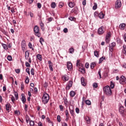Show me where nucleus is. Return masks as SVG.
<instances>
[{"mask_svg":"<svg viewBox=\"0 0 126 126\" xmlns=\"http://www.w3.org/2000/svg\"><path fill=\"white\" fill-rule=\"evenodd\" d=\"M49 100L50 95H49V94L47 93L44 94L42 98V103H44V105H46V104H47L48 102H49Z\"/></svg>","mask_w":126,"mask_h":126,"instance_id":"obj_1","label":"nucleus"},{"mask_svg":"<svg viewBox=\"0 0 126 126\" xmlns=\"http://www.w3.org/2000/svg\"><path fill=\"white\" fill-rule=\"evenodd\" d=\"M103 92L108 96L112 95V90H111V87L109 86H106L103 88Z\"/></svg>","mask_w":126,"mask_h":126,"instance_id":"obj_2","label":"nucleus"},{"mask_svg":"<svg viewBox=\"0 0 126 126\" xmlns=\"http://www.w3.org/2000/svg\"><path fill=\"white\" fill-rule=\"evenodd\" d=\"M33 31L34 32V35L40 38L41 37V33L40 32V29H39V27L38 26H35L33 28Z\"/></svg>","mask_w":126,"mask_h":126,"instance_id":"obj_3","label":"nucleus"},{"mask_svg":"<svg viewBox=\"0 0 126 126\" xmlns=\"http://www.w3.org/2000/svg\"><path fill=\"white\" fill-rule=\"evenodd\" d=\"M119 113L120 114H121V115H122L123 117H125V116H126V110H125V108H124V106L123 105H121L120 107Z\"/></svg>","mask_w":126,"mask_h":126,"instance_id":"obj_4","label":"nucleus"},{"mask_svg":"<svg viewBox=\"0 0 126 126\" xmlns=\"http://www.w3.org/2000/svg\"><path fill=\"white\" fill-rule=\"evenodd\" d=\"M119 82H120V84H126V77H125L124 76H122L120 78Z\"/></svg>","mask_w":126,"mask_h":126,"instance_id":"obj_5","label":"nucleus"},{"mask_svg":"<svg viewBox=\"0 0 126 126\" xmlns=\"http://www.w3.org/2000/svg\"><path fill=\"white\" fill-rule=\"evenodd\" d=\"M110 41H111V32H108L106 35L105 42L108 43L110 42Z\"/></svg>","mask_w":126,"mask_h":126,"instance_id":"obj_6","label":"nucleus"},{"mask_svg":"<svg viewBox=\"0 0 126 126\" xmlns=\"http://www.w3.org/2000/svg\"><path fill=\"white\" fill-rule=\"evenodd\" d=\"M122 6V2H121V0H117L115 2V8H120Z\"/></svg>","mask_w":126,"mask_h":126,"instance_id":"obj_7","label":"nucleus"},{"mask_svg":"<svg viewBox=\"0 0 126 126\" xmlns=\"http://www.w3.org/2000/svg\"><path fill=\"white\" fill-rule=\"evenodd\" d=\"M104 32L105 31H104V27L101 26L98 30V33L99 35H102V34H104Z\"/></svg>","mask_w":126,"mask_h":126,"instance_id":"obj_8","label":"nucleus"},{"mask_svg":"<svg viewBox=\"0 0 126 126\" xmlns=\"http://www.w3.org/2000/svg\"><path fill=\"white\" fill-rule=\"evenodd\" d=\"M22 49L23 51L25 50V47H26V42L25 40H23L21 43Z\"/></svg>","mask_w":126,"mask_h":126,"instance_id":"obj_9","label":"nucleus"},{"mask_svg":"<svg viewBox=\"0 0 126 126\" xmlns=\"http://www.w3.org/2000/svg\"><path fill=\"white\" fill-rule=\"evenodd\" d=\"M67 68L69 70V69H71L72 68V64L70 62H67Z\"/></svg>","mask_w":126,"mask_h":126,"instance_id":"obj_10","label":"nucleus"},{"mask_svg":"<svg viewBox=\"0 0 126 126\" xmlns=\"http://www.w3.org/2000/svg\"><path fill=\"white\" fill-rule=\"evenodd\" d=\"M48 64L49 65V68L51 71H54V69H53V63L51 61H48Z\"/></svg>","mask_w":126,"mask_h":126,"instance_id":"obj_11","label":"nucleus"},{"mask_svg":"<svg viewBox=\"0 0 126 126\" xmlns=\"http://www.w3.org/2000/svg\"><path fill=\"white\" fill-rule=\"evenodd\" d=\"M5 108L6 111H8V113H9V111L10 110V103H8L5 105Z\"/></svg>","mask_w":126,"mask_h":126,"instance_id":"obj_12","label":"nucleus"},{"mask_svg":"<svg viewBox=\"0 0 126 126\" xmlns=\"http://www.w3.org/2000/svg\"><path fill=\"white\" fill-rule=\"evenodd\" d=\"M78 9V8L77 7H75L73 9L71 10V12L73 13H75V14H77V10Z\"/></svg>","mask_w":126,"mask_h":126,"instance_id":"obj_13","label":"nucleus"},{"mask_svg":"<svg viewBox=\"0 0 126 126\" xmlns=\"http://www.w3.org/2000/svg\"><path fill=\"white\" fill-rule=\"evenodd\" d=\"M22 98H21V100L22 101V102L24 104H25V102H26V98L25 96H24V94H21Z\"/></svg>","mask_w":126,"mask_h":126,"instance_id":"obj_14","label":"nucleus"},{"mask_svg":"<svg viewBox=\"0 0 126 126\" xmlns=\"http://www.w3.org/2000/svg\"><path fill=\"white\" fill-rule=\"evenodd\" d=\"M81 82L83 86H86V83H85V81H84V77H82L81 78Z\"/></svg>","mask_w":126,"mask_h":126,"instance_id":"obj_15","label":"nucleus"},{"mask_svg":"<svg viewBox=\"0 0 126 126\" xmlns=\"http://www.w3.org/2000/svg\"><path fill=\"white\" fill-rule=\"evenodd\" d=\"M69 111L70 112V114L72 117H74V110L70 109V107H69Z\"/></svg>","mask_w":126,"mask_h":126,"instance_id":"obj_16","label":"nucleus"},{"mask_svg":"<svg viewBox=\"0 0 126 126\" xmlns=\"http://www.w3.org/2000/svg\"><path fill=\"white\" fill-rule=\"evenodd\" d=\"M104 16L105 15L103 14V12H100L99 13H98V17L100 18V19H102V18H104Z\"/></svg>","mask_w":126,"mask_h":126,"instance_id":"obj_17","label":"nucleus"},{"mask_svg":"<svg viewBox=\"0 0 126 126\" xmlns=\"http://www.w3.org/2000/svg\"><path fill=\"white\" fill-rule=\"evenodd\" d=\"M30 55V53H29V52H28V51H27L25 52V59H26V60H28Z\"/></svg>","mask_w":126,"mask_h":126,"instance_id":"obj_18","label":"nucleus"},{"mask_svg":"<svg viewBox=\"0 0 126 126\" xmlns=\"http://www.w3.org/2000/svg\"><path fill=\"white\" fill-rule=\"evenodd\" d=\"M123 49L122 50L123 54H124L126 56V45H124L123 46Z\"/></svg>","mask_w":126,"mask_h":126,"instance_id":"obj_19","label":"nucleus"},{"mask_svg":"<svg viewBox=\"0 0 126 126\" xmlns=\"http://www.w3.org/2000/svg\"><path fill=\"white\" fill-rule=\"evenodd\" d=\"M75 5V4H74V2H70L68 3V5L69 6V7H70L71 8H72V7H73V6H74V5Z\"/></svg>","mask_w":126,"mask_h":126,"instance_id":"obj_20","label":"nucleus"},{"mask_svg":"<svg viewBox=\"0 0 126 126\" xmlns=\"http://www.w3.org/2000/svg\"><path fill=\"white\" fill-rule=\"evenodd\" d=\"M76 94V93H75L74 92V91H71L70 92V97H74V96H75Z\"/></svg>","mask_w":126,"mask_h":126,"instance_id":"obj_21","label":"nucleus"},{"mask_svg":"<svg viewBox=\"0 0 126 126\" xmlns=\"http://www.w3.org/2000/svg\"><path fill=\"white\" fill-rule=\"evenodd\" d=\"M90 66H91V68L92 69H93V68H94V67H95V66H96V63H95L94 62L92 63Z\"/></svg>","mask_w":126,"mask_h":126,"instance_id":"obj_22","label":"nucleus"},{"mask_svg":"<svg viewBox=\"0 0 126 126\" xmlns=\"http://www.w3.org/2000/svg\"><path fill=\"white\" fill-rule=\"evenodd\" d=\"M79 71H80V72H81L82 73H85V68H79Z\"/></svg>","mask_w":126,"mask_h":126,"instance_id":"obj_23","label":"nucleus"},{"mask_svg":"<svg viewBox=\"0 0 126 126\" xmlns=\"http://www.w3.org/2000/svg\"><path fill=\"white\" fill-rule=\"evenodd\" d=\"M106 59V57H102L99 59L98 63H102V62Z\"/></svg>","mask_w":126,"mask_h":126,"instance_id":"obj_24","label":"nucleus"},{"mask_svg":"<svg viewBox=\"0 0 126 126\" xmlns=\"http://www.w3.org/2000/svg\"><path fill=\"white\" fill-rule=\"evenodd\" d=\"M28 46L30 49H32V51H34V48H33L32 43H31V42L29 43Z\"/></svg>","mask_w":126,"mask_h":126,"instance_id":"obj_25","label":"nucleus"},{"mask_svg":"<svg viewBox=\"0 0 126 126\" xmlns=\"http://www.w3.org/2000/svg\"><path fill=\"white\" fill-rule=\"evenodd\" d=\"M94 55L95 57H96V58H99V53L98 52V51H94Z\"/></svg>","mask_w":126,"mask_h":126,"instance_id":"obj_26","label":"nucleus"},{"mask_svg":"<svg viewBox=\"0 0 126 126\" xmlns=\"http://www.w3.org/2000/svg\"><path fill=\"white\" fill-rule=\"evenodd\" d=\"M36 58L39 60V61H42V55L40 54H37L36 55Z\"/></svg>","mask_w":126,"mask_h":126,"instance_id":"obj_27","label":"nucleus"},{"mask_svg":"<svg viewBox=\"0 0 126 126\" xmlns=\"http://www.w3.org/2000/svg\"><path fill=\"white\" fill-rule=\"evenodd\" d=\"M62 78L63 79H64V80H65V81H67V80H68V79H69L68 76H67L66 75L63 76Z\"/></svg>","mask_w":126,"mask_h":126,"instance_id":"obj_28","label":"nucleus"},{"mask_svg":"<svg viewBox=\"0 0 126 126\" xmlns=\"http://www.w3.org/2000/svg\"><path fill=\"white\" fill-rule=\"evenodd\" d=\"M1 46L2 47H3V49H4V50H7V45H6V44H4V43H1Z\"/></svg>","mask_w":126,"mask_h":126,"instance_id":"obj_29","label":"nucleus"},{"mask_svg":"<svg viewBox=\"0 0 126 126\" xmlns=\"http://www.w3.org/2000/svg\"><path fill=\"white\" fill-rule=\"evenodd\" d=\"M110 87L111 89H114V87H115V84L112 81L110 82Z\"/></svg>","mask_w":126,"mask_h":126,"instance_id":"obj_30","label":"nucleus"},{"mask_svg":"<svg viewBox=\"0 0 126 126\" xmlns=\"http://www.w3.org/2000/svg\"><path fill=\"white\" fill-rule=\"evenodd\" d=\"M86 121L87 123L88 124H90V118H89V117H86Z\"/></svg>","mask_w":126,"mask_h":126,"instance_id":"obj_31","label":"nucleus"},{"mask_svg":"<svg viewBox=\"0 0 126 126\" xmlns=\"http://www.w3.org/2000/svg\"><path fill=\"white\" fill-rule=\"evenodd\" d=\"M85 103L87 105H88L89 106H90L91 105V101L89 100H87L85 101Z\"/></svg>","mask_w":126,"mask_h":126,"instance_id":"obj_32","label":"nucleus"},{"mask_svg":"<svg viewBox=\"0 0 126 126\" xmlns=\"http://www.w3.org/2000/svg\"><path fill=\"white\" fill-rule=\"evenodd\" d=\"M51 7L52 8H56V2H53L52 3Z\"/></svg>","mask_w":126,"mask_h":126,"instance_id":"obj_33","label":"nucleus"},{"mask_svg":"<svg viewBox=\"0 0 126 126\" xmlns=\"http://www.w3.org/2000/svg\"><path fill=\"white\" fill-rule=\"evenodd\" d=\"M125 27H126V24H120L119 26V28H122V29H124Z\"/></svg>","mask_w":126,"mask_h":126,"instance_id":"obj_34","label":"nucleus"},{"mask_svg":"<svg viewBox=\"0 0 126 126\" xmlns=\"http://www.w3.org/2000/svg\"><path fill=\"white\" fill-rule=\"evenodd\" d=\"M93 87L94 88H97V87H98V84H97V83H94L93 84Z\"/></svg>","mask_w":126,"mask_h":126,"instance_id":"obj_35","label":"nucleus"},{"mask_svg":"<svg viewBox=\"0 0 126 126\" xmlns=\"http://www.w3.org/2000/svg\"><path fill=\"white\" fill-rule=\"evenodd\" d=\"M14 95H15V97L16 98V100H18V93H17V92H14Z\"/></svg>","mask_w":126,"mask_h":126,"instance_id":"obj_36","label":"nucleus"},{"mask_svg":"<svg viewBox=\"0 0 126 126\" xmlns=\"http://www.w3.org/2000/svg\"><path fill=\"white\" fill-rule=\"evenodd\" d=\"M93 9H94V10H95V9H97V3H94V5L93 7Z\"/></svg>","mask_w":126,"mask_h":126,"instance_id":"obj_37","label":"nucleus"},{"mask_svg":"<svg viewBox=\"0 0 126 126\" xmlns=\"http://www.w3.org/2000/svg\"><path fill=\"white\" fill-rule=\"evenodd\" d=\"M70 54H72L74 52V49L73 48L71 47L69 49Z\"/></svg>","mask_w":126,"mask_h":126,"instance_id":"obj_38","label":"nucleus"},{"mask_svg":"<svg viewBox=\"0 0 126 126\" xmlns=\"http://www.w3.org/2000/svg\"><path fill=\"white\" fill-rule=\"evenodd\" d=\"M73 83V82H72V81H70L69 82V84H68V86H69V87H72Z\"/></svg>","mask_w":126,"mask_h":126,"instance_id":"obj_39","label":"nucleus"},{"mask_svg":"<svg viewBox=\"0 0 126 126\" xmlns=\"http://www.w3.org/2000/svg\"><path fill=\"white\" fill-rule=\"evenodd\" d=\"M7 59L8 61H9V62L12 60V57H11V56H8Z\"/></svg>","mask_w":126,"mask_h":126,"instance_id":"obj_40","label":"nucleus"},{"mask_svg":"<svg viewBox=\"0 0 126 126\" xmlns=\"http://www.w3.org/2000/svg\"><path fill=\"white\" fill-rule=\"evenodd\" d=\"M26 72H27V73H28L29 75H30V69H29V68H27L26 69Z\"/></svg>","mask_w":126,"mask_h":126,"instance_id":"obj_41","label":"nucleus"},{"mask_svg":"<svg viewBox=\"0 0 126 126\" xmlns=\"http://www.w3.org/2000/svg\"><path fill=\"white\" fill-rule=\"evenodd\" d=\"M39 42L41 44V45H43V42H44V38L43 37H40L39 39Z\"/></svg>","mask_w":126,"mask_h":126,"instance_id":"obj_42","label":"nucleus"},{"mask_svg":"<svg viewBox=\"0 0 126 126\" xmlns=\"http://www.w3.org/2000/svg\"><path fill=\"white\" fill-rule=\"evenodd\" d=\"M34 121H30V126H34Z\"/></svg>","mask_w":126,"mask_h":126,"instance_id":"obj_43","label":"nucleus"},{"mask_svg":"<svg viewBox=\"0 0 126 126\" xmlns=\"http://www.w3.org/2000/svg\"><path fill=\"white\" fill-rule=\"evenodd\" d=\"M23 89H24V84H23V83H22L21 84V90L23 91Z\"/></svg>","mask_w":126,"mask_h":126,"instance_id":"obj_44","label":"nucleus"},{"mask_svg":"<svg viewBox=\"0 0 126 126\" xmlns=\"http://www.w3.org/2000/svg\"><path fill=\"white\" fill-rule=\"evenodd\" d=\"M57 121L58 123H61V116L60 115L57 116Z\"/></svg>","mask_w":126,"mask_h":126,"instance_id":"obj_45","label":"nucleus"},{"mask_svg":"<svg viewBox=\"0 0 126 126\" xmlns=\"http://www.w3.org/2000/svg\"><path fill=\"white\" fill-rule=\"evenodd\" d=\"M25 82L27 84L29 83V78L28 77V76H27V77L26 78Z\"/></svg>","mask_w":126,"mask_h":126,"instance_id":"obj_46","label":"nucleus"},{"mask_svg":"<svg viewBox=\"0 0 126 126\" xmlns=\"http://www.w3.org/2000/svg\"><path fill=\"white\" fill-rule=\"evenodd\" d=\"M25 65L27 67H30V64L27 62H26Z\"/></svg>","mask_w":126,"mask_h":126,"instance_id":"obj_47","label":"nucleus"},{"mask_svg":"<svg viewBox=\"0 0 126 126\" xmlns=\"http://www.w3.org/2000/svg\"><path fill=\"white\" fill-rule=\"evenodd\" d=\"M37 5L38 8H41V7H42V4H41L40 3H37Z\"/></svg>","mask_w":126,"mask_h":126,"instance_id":"obj_48","label":"nucleus"},{"mask_svg":"<svg viewBox=\"0 0 126 126\" xmlns=\"http://www.w3.org/2000/svg\"><path fill=\"white\" fill-rule=\"evenodd\" d=\"M68 19H69V20H70L71 21H72V20H75V18L73 17H69Z\"/></svg>","mask_w":126,"mask_h":126,"instance_id":"obj_49","label":"nucleus"},{"mask_svg":"<svg viewBox=\"0 0 126 126\" xmlns=\"http://www.w3.org/2000/svg\"><path fill=\"white\" fill-rule=\"evenodd\" d=\"M59 7L62 8L63 6V3L62 2H61L59 3Z\"/></svg>","mask_w":126,"mask_h":126,"instance_id":"obj_50","label":"nucleus"},{"mask_svg":"<svg viewBox=\"0 0 126 126\" xmlns=\"http://www.w3.org/2000/svg\"><path fill=\"white\" fill-rule=\"evenodd\" d=\"M60 109V111H62L63 112V106L62 105H60L59 106Z\"/></svg>","mask_w":126,"mask_h":126,"instance_id":"obj_51","label":"nucleus"},{"mask_svg":"<svg viewBox=\"0 0 126 126\" xmlns=\"http://www.w3.org/2000/svg\"><path fill=\"white\" fill-rule=\"evenodd\" d=\"M63 100H64V104H65V105H67V99H66V98H64Z\"/></svg>","mask_w":126,"mask_h":126,"instance_id":"obj_52","label":"nucleus"},{"mask_svg":"<svg viewBox=\"0 0 126 126\" xmlns=\"http://www.w3.org/2000/svg\"><path fill=\"white\" fill-rule=\"evenodd\" d=\"M39 24L41 28H43V27H44V24L43 23L42 21H40Z\"/></svg>","mask_w":126,"mask_h":126,"instance_id":"obj_53","label":"nucleus"},{"mask_svg":"<svg viewBox=\"0 0 126 126\" xmlns=\"http://www.w3.org/2000/svg\"><path fill=\"white\" fill-rule=\"evenodd\" d=\"M31 73L32 75H34V69L33 68L31 69Z\"/></svg>","mask_w":126,"mask_h":126,"instance_id":"obj_54","label":"nucleus"},{"mask_svg":"<svg viewBox=\"0 0 126 126\" xmlns=\"http://www.w3.org/2000/svg\"><path fill=\"white\" fill-rule=\"evenodd\" d=\"M28 109V106L27 105V104H25V112H27Z\"/></svg>","mask_w":126,"mask_h":126,"instance_id":"obj_55","label":"nucleus"},{"mask_svg":"<svg viewBox=\"0 0 126 126\" xmlns=\"http://www.w3.org/2000/svg\"><path fill=\"white\" fill-rule=\"evenodd\" d=\"M63 31L64 33H67V32H68V30H67V28H64Z\"/></svg>","mask_w":126,"mask_h":126,"instance_id":"obj_56","label":"nucleus"},{"mask_svg":"<svg viewBox=\"0 0 126 126\" xmlns=\"http://www.w3.org/2000/svg\"><path fill=\"white\" fill-rule=\"evenodd\" d=\"M85 67H86V68H89V63H86Z\"/></svg>","mask_w":126,"mask_h":126,"instance_id":"obj_57","label":"nucleus"},{"mask_svg":"<svg viewBox=\"0 0 126 126\" xmlns=\"http://www.w3.org/2000/svg\"><path fill=\"white\" fill-rule=\"evenodd\" d=\"M114 48V46H109V50H110V51L111 52H113V49Z\"/></svg>","mask_w":126,"mask_h":126,"instance_id":"obj_58","label":"nucleus"},{"mask_svg":"<svg viewBox=\"0 0 126 126\" xmlns=\"http://www.w3.org/2000/svg\"><path fill=\"white\" fill-rule=\"evenodd\" d=\"M65 116H69V113H68V110L67 109L65 110Z\"/></svg>","mask_w":126,"mask_h":126,"instance_id":"obj_59","label":"nucleus"},{"mask_svg":"<svg viewBox=\"0 0 126 126\" xmlns=\"http://www.w3.org/2000/svg\"><path fill=\"white\" fill-rule=\"evenodd\" d=\"M75 111H76V113H77V114H79V108H76Z\"/></svg>","mask_w":126,"mask_h":126,"instance_id":"obj_60","label":"nucleus"},{"mask_svg":"<svg viewBox=\"0 0 126 126\" xmlns=\"http://www.w3.org/2000/svg\"><path fill=\"white\" fill-rule=\"evenodd\" d=\"M44 87L45 88H47V87H48V83L46 82L44 83Z\"/></svg>","mask_w":126,"mask_h":126,"instance_id":"obj_61","label":"nucleus"},{"mask_svg":"<svg viewBox=\"0 0 126 126\" xmlns=\"http://www.w3.org/2000/svg\"><path fill=\"white\" fill-rule=\"evenodd\" d=\"M117 42L118 44H120V43H121V39H120V38H117Z\"/></svg>","mask_w":126,"mask_h":126,"instance_id":"obj_62","label":"nucleus"},{"mask_svg":"<svg viewBox=\"0 0 126 126\" xmlns=\"http://www.w3.org/2000/svg\"><path fill=\"white\" fill-rule=\"evenodd\" d=\"M38 126H43V124H42V122H38Z\"/></svg>","mask_w":126,"mask_h":126,"instance_id":"obj_63","label":"nucleus"},{"mask_svg":"<svg viewBox=\"0 0 126 126\" xmlns=\"http://www.w3.org/2000/svg\"><path fill=\"white\" fill-rule=\"evenodd\" d=\"M124 39L125 42H126V33L124 34Z\"/></svg>","mask_w":126,"mask_h":126,"instance_id":"obj_64","label":"nucleus"}]
</instances>
